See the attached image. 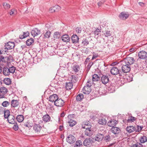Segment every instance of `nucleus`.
Listing matches in <instances>:
<instances>
[{
    "label": "nucleus",
    "mask_w": 147,
    "mask_h": 147,
    "mask_svg": "<svg viewBox=\"0 0 147 147\" xmlns=\"http://www.w3.org/2000/svg\"><path fill=\"white\" fill-rule=\"evenodd\" d=\"M93 143V140L91 138H86L83 142L84 145L86 146H91Z\"/></svg>",
    "instance_id": "obj_10"
},
{
    "label": "nucleus",
    "mask_w": 147,
    "mask_h": 147,
    "mask_svg": "<svg viewBox=\"0 0 147 147\" xmlns=\"http://www.w3.org/2000/svg\"><path fill=\"white\" fill-rule=\"evenodd\" d=\"M18 105L19 102L17 100H13L11 101V106L12 107H15Z\"/></svg>",
    "instance_id": "obj_27"
},
{
    "label": "nucleus",
    "mask_w": 147,
    "mask_h": 147,
    "mask_svg": "<svg viewBox=\"0 0 147 147\" xmlns=\"http://www.w3.org/2000/svg\"><path fill=\"white\" fill-rule=\"evenodd\" d=\"M4 83L6 85H9L11 84V80L9 78H5L4 79Z\"/></svg>",
    "instance_id": "obj_36"
},
{
    "label": "nucleus",
    "mask_w": 147,
    "mask_h": 147,
    "mask_svg": "<svg viewBox=\"0 0 147 147\" xmlns=\"http://www.w3.org/2000/svg\"><path fill=\"white\" fill-rule=\"evenodd\" d=\"M74 115V114L69 115L67 116L68 123H69V125L71 127H73L76 124V122L73 119Z\"/></svg>",
    "instance_id": "obj_3"
},
{
    "label": "nucleus",
    "mask_w": 147,
    "mask_h": 147,
    "mask_svg": "<svg viewBox=\"0 0 147 147\" xmlns=\"http://www.w3.org/2000/svg\"><path fill=\"white\" fill-rule=\"evenodd\" d=\"M109 136H107L105 138V139L106 140V142H107L108 141H109Z\"/></svg>",
    "instance_id": "obj_62"
},
{
    "label": "nucleus",
    "mask_w": 147,
    "mask_h": 147,
    "mask_svg": "<svg viewBox=\"0 0 147 147\" xmlns=\"http://www.w3.org/2000/svg\"><path fill=\"white\" fill-rule=\"evenodd\" d=\"M136 120V118L133 117L131 116L129 119L127 120L128 122H132Z\"/></svg>",
    "instance_id": "obj_47"
},
{
    "label": "nucleus",
    "mask_w": 147,
    "mask_h": 147,
    "mask_svg": "<svg viewBox=\"0 0 147 147\" xmlns=\"http://www.w3.org/2000/svg\"><path fill=\"white\" fill-rule=\"evenodd\" d=\"M117 121L114 119H111L107 123V125L108 126L112 127H114L117 123Z\"/></svg>",
    "instance_id": "obj_16"
},
{
    "label": "nucleus",
    "mask_w": 147,
    "mask_h": 147,
    "mask_svg": "<svg viewBox=\"0 0 147 147\" xmlns=\"http://www.w3.org/2000/svg\"><path fill=\"white\" fill-rule=\"evenodd\" d=\"M111 131L114 134H117L120 132V129L118 127H114L111 128Z\"/></svg>",
    "instance_id": "obj_25"
},
{
    "label": "nucleus",
    "mask_w": 147,
    "mask_h": 147,
    "mask_svg": "<svg viewBox=\"0 0 147 147\" xmlns=\"http://www.w3.org/2000/svg\"><path fill=\"white\" fill-rule=\"evenodd\" d=\"M135 61V59L132 57H127L124 60V61L125 63L129 64L130 66H131V65L134 64Z\"/></svg>",
    "instance_id": "obj_8"
},
{
    "label": "nucleus",
    "mask_w": 147,
    "mask_h": 147,
    "mask_svg": "<svg viewBox=\"0 0 147 147\" xmlns=\"http://www.w3.org/2000/svg\"><path fill=\"white\" fill-rule=\"evenodd\" d=\"M51 32L50 31H47L44 34V36L46 38H49L50 37Z\"/></svg>",
    "instance_id": "obj_45"
},
{
    "label": "nucleus",
    "mask_w": 147,
    "mask_h": 147,
    "mask_svg": "<svg viewBox=\"0 0 147 147\" xmlns=\"http://www.w3.org/2000/svg\"><path fill=\"white\" fill-rule=\"evenodd\" d=\"M8 13L10 16H15L17 14V11L14 8H13L9 11Z\"/></svg>",
    "instance_id": "obj_34"
},
{
    "label": "nucleus",
    "mask_w": 147,
    "mask_h": 147,
    "mask_svg": "<svg viewBox=\"0 0 147 147\" xmlns=\"http://www.w3.org/2000/svg\"><path fill=\"white\" fill-rule=\"evenodd\" d=\"M73 86L72 82H67L66 83L65 88L67 90L71 89Z\"/></svg>",
    "instance_id": "obj_30"
},
{
    "label": "nucleus",
    "mask_w": 147,
    "mask_h": 147,
    "mask_svg": "<svg viewBox=\"0 0 147 147\" xmlns=\"http://www.w3.org/2000/svg\"><path fill=\"white\" fill-rule=\"evenodd\" d=\"M4 8L6 9H8L10 7V5L6 2H4L3 4Z\"/></svg>",
    "instance_id": "obj_41"
},
{
    "label": "nucleus",
    "mask_w": 147,
    "mask_h": 147,
    "mask_svg": "<svg viewBox=\"0 0 147 147\" xmlns=\"http://www.w3.org/2000/svg\"><path fill=\"white\" fill-rule=\"evenodd\" d=\"M122 70L123 72L127 73L129 72L131 69V67L129 65L125 63H124L121 67Z\"/></svg>",
    "instance_id": "obj_4"
},
{
    "label": "nucleus",
    "mask_w": 147,
    "mask_h": 147,
    "mask_svg": "<svg viewBox=\"0 0 147 147\" xmlns=\"http://www.w3.org/2000/svg\"><path fill=\"white\" fill-rule=\"evenodd\" d=\"M76 31L78 33H81L82 31L81 28L80 27H77L76 29Z\"/></svg>",
    "instance_id": "obj_55"
},
{
    "label": "nucleus",
    "mask_w": 147,
    "mask_h": 147,
    "mask_svg": "<svg viewBox=\"0 0 147 147\" xmlns=\"http://www.w3.org/2000/svg\"><path fill=\"white\" fill-rule=\"evenodd\" d=\"M73 71L75 72H77L79 70L80 67L78 64H74L72 67Z\"/></svg>",
    "instance_id": "obj_33"
},
{
    "label": "nucleus",
    "mask_w": 147,
    "mask_h": 147,
    "mask_svg": "<svg viewBox=\"0 0 147 147\" xmlns=\"http://www.w3.org/2000/svg\"><path fill=\"white\" fill-rule=\"evenodd\" d=\"M82 145V142L80 140H78L76 141L74 147H80Z\"/></svg>",
    "instance_id": "obj_43"
},
{
    "label": "nucleus",
    "mask_w": 147,
    "mask_h": 147,
    "mask_svg": "<svg viewBox=\"0 0 147 147\" xmlns=\"http://www.w3.org/2000/svg\"><path fill=\"white\" fill-rule=\"evenodd\" d=\"M57 95L56 94H54L51 95L49 98V101L51 102H54L56 101V100L58 98Z\"/></svg>",
    "instance_id": "obj_18"
},
{
    "label": "nucleus",
    "mask_w": 147,
    "mask_h": 147,
    "mask_svg": "<svg viewBox=\"0 0 147 147\" xmlns=\"http://www.w3.org/2000/svg\"><path fill=\"white\" fill-rule=\"evenodd\" d=\"M92 84V82L91 81L88 80L86 85L82 89L83 92L85 94H89L91 91V86Z\"/></svg>",
    "instance_id": "obj_1"
},
{
    "label": "nucleus",
    "mask_w": 147,
    "mask_h": 147,
    "mask_svg": "<svg viewBox=\"0 0 147 147\" xmlns=\"http://www.w3.org/2000/svg\"><path fill=\"white\" fill-rule=\"evenodd\" d=\"M8 122L11 124H14L15 123V117L13 115H11L7 118Z\"/></svg>",
    "instance_id": "obj_22"
},
{
    "label": "nucleus",
    "mask_w": 147,
    "mask_h": 147,
    "mask_svg": "<svg viewBox=\"0 0 147 147\" xmlns=\"http://www.w3.org/2000/svg\"><path fill=\"white\" fill-rule=\"evenodd\" d=\"M85 134L88 136H90L93 134V130L91 127L86 129L85 131Z\"/></svg>",
    "instance_id": "obj_20"
},
{
    "label": "nucleus",
    "mask_w": 147,
    "mask_h": 147,
    "mask_svg": "<svg viewBox=\"0 0 147 147\" xmlns=\"http://www.w3.org/2000/svg\"><path fill=\"white\" fill-rule=\"evenodd\" d=\"M8 92L7 89L4 87H1L0 88V98L5 97L4 95Z\"/></svg>",
    "instance_id": "obj_7"
},
{
    "label": "nucleus",
    "mask_w": 147,
    "mask_h": 147,
    "mask_svg": "<svg viewBox=\"0 0 147 147\" xmlns=\"http://www.w3.org/2000/svg\"><path fill=\"white\" fill-rule=\"evenodd\" d=\"M61 39L62 40L65 42H68L70 40V38L67 34L63 35L61 37Z\"/></svg>",
    "instance_id": "obj_28"
},
{
    "label": "nucleus",
    "mask_w": 147,
    "mask_h": 147,
    "mask_svg": "<svg viewBox=\"0 0 147 147\" xmlns=\"http://www.w3.org/2000/svg\"><path fill=\"white\" fill-rule=\"evenodd\" d=\"M11 115H10V112L8 110H7L4 112V116L5 118H7L9 117Z\"/></svg>",
    "instance_id": "obj_40"
},
{
    "label": "nucleus",
    "mask_w": 147,
    "mask_h": 147,
    "mask_svg": "<svg viewBox=\"0 0 147 147\" xmlns=\"http://www.w3.org/2000/svg\"><path fill=\"white\" fill-rule=\"evenodd\" d=\"M63 126L61 125L59 126V129L60 131H62L63 129Z\"/></svg>",
    "instance_id": "obj_64"
},
{
    "label": "nucleus",
    "mask_w": 147,
    "mask_h": 147,
    "mask_svg": "<svg viewBox=\"0 0 147 147\" xmlns=\"http://www.w3.org/2000/svg\"><path fill=\"white\" fill-rule=\"evenodd\" d=\"M100 79V78L99 77V76L96 74H94L92 76V81L90 79V80H89V81H91L92 82V83H93V82H96L98 81Z\"/></svg>",
    "instance_id": "obj_32"
},
{
    "label": "nucleus",
    "mask_w": 147,
    "mask_h": 147,
    "mask_svg": "<svg viewBox=\"0 0 147 147\" xmlns=\"http://www.w3.org/2000/svg\"><path fill=\"white\" fill-rule=\"evenodd\" d=\"M140 141L141 143H144L147 141V138L144 136H141L140 139Z\"/></svg>",
    "instance_id": "obj_37"
},
{
    "label": "nucleus",
    "mask_w": 147,
    "mask_h": 147,
    "mask_svg": "<svg viewBox=\"0 0 147 147\" xmlns=\"http://www.w3.org/2000/svg\"><path fill=\"white\" fill-rule=\"evenodd\" d=\"M136 129L135 127L133 126H127L126 129V130L129 133H131L134 131Z\"/></svg>",
    "instance_id": "obj_24"
},
{
    "label": "nucleus",
    "mask_w": 147,
    "mask_h": 147,
    "mask_svg": "<svg viewBox=\"0 0 147 147\" xmlns=\"http://www.w3.org/2000/svg\"><path fill=\"white\" fill-rule=\"evenodd\" d=\"M104 34L106 37H108L111 36V34L110 31H106L104 33Z\"/></svg>",
    "instance_id": "obj_50"
},
{
    "label": "nucleus",
    "mask_w": 147,
    "mask_h": 147,
    "mask_svg": "<svg viewBox=\"0 0 147 147\" xmlns=\"http://www.w3.org/2000/svg\"><path fill=\"white\" fill-rule=\"evenodd\" d=\"M90 59V58H87L84 62V64H86L88 63V62L89 61Z\"/></svg>",
    "instance_id": "obj_61"
},
{
    "label": "nucleus",
    "mask_w": 147,
    "mask_h": 147,
    "mask_svg": "<svg viewBox=\"0 0 147 147\" xmlns=\"http://www.w3.org/2000/svg\"><path fill=\"white\" fill-rule=\"evenodd\" d=\"M40 30L37 28H34L33 30H32L31 34L32 36L34 37L37 36L40 34Z\"/></svg>",
    "instance_id": "obj_12"
},
{
    "label": "nucleus",
    "mask_w": 147,
    "mask_h": 147,
    "mask_svg": "<svg viewBox=\"0 0 147 147\" xmlns=\"http://www.w3.org/2000/svg\"><path fill=\"white\" fill-rule=\"evenodd\" d=\"M137 130L138 132L140 131L143 128V126H139L138 125L137 126Z\"/></svg>",
    "instance_id": "obj_58"
},
{
    "label": "nucleus",
    "mask_w": 147,
    "mask_h": 147,
    "mask_svg": "<svg viewBox=\"0 0 147 147\" xmlns=\"http://www.w3.org/2000/svg\"><path fill=\"white\" fill-rule=\"evenodd\" d=\"M65 101L61 98L57 99L56 101L55 102L54 105L57 107H62L64 105Z\"/></svg>",
    "instance_id": "obj_6"
},
{
    "label": "nucleus",
    "mask_w": 147,
    "mask_h": 147,
    "mask_svg": "<svg viewBox=\"0 0 147 147\" xmlns=\"http://www.w3.org/2000/svg\"><path fill=\"white\" fill-rule=\"evenodd\" d=\"M61 33L56 32L54 33V38L55 39H58L59 38Z\"/></svg>",
    "instance_id": "obj_44"
},
{
    "label": "nucleus",
    "mask_w": 147,
    "mask_h": 147,
    "mask_svg": "<svg viewBox=\"0 0 147 147\" xmlns=\"http://www.w3.org/2000/svg\"><path fill=\"white\" fill-rule=\"evenodd\" d=\"M135 49V48H132L129 49V51L130 52H132Z\"/></svg>",
    "instance_id": "obj_63"
},
{
    "label": "nucleus",
    "mask_w": 147,
    "mask_h": 147,
    "mask_svg": "<svg viewBox=\"0 0 147 147\" xmlns=\"http://www.w3.org/2000/svg\"><path fill=\"white\" fill-rule=\"evenodd\" d=\"M82 128L84 129H86L92 127L90 122L88 121H84L82 123Z\"/></svg>",
    "instance_id": "obj_17"
},
{
    "label": "nucleus",
    "mask_w": 147,
    "mask_h": 147,
    "mask_svg": "<svg viewBox=\"0 0 147 147\" xmlns=\"http://www.w3.org/2000/svg\"><path fill=\"white\" fill-rule=\"evenodd\" d=\"M128 16L129 15L124 12H121L119 16L120 18L123 20H126L128 18Z\"/></svg>",
    "instance_id": "obj_19"
},
{
    "label": "nucleus",
    "mask_w": 147,
    "mask_h": 147,
    "mask_svg": "<svg viewBox=\"0 0 147 147\" xmlns=\"http://www.w3.org/2000/svg\"><path fill=\"white\" fill-rule=\"evenodd\" d=\"M42 120L45 122H49L51 120V117L48 114L43 116L42 118Z\"/></svg>",
    "instance_id": "obj_23"
},
{
    "label": "nucleus",
    "mask_w": 147,
    "mask_h": 147,
    "mask_svg": "<svg viewBox=\"0 0 147 147\" xmlns=\"http://www.w3.org/2000/svg\"><path fill=\"white\" fill-rule=\"evenodd\" d=\"M29 33L28 32H24L23 34V37L20 36V38L21 39H23L24 38H25L26 37H27L29 35Z\"/></svg>",
    "instance_id": "obj_49"
},
{
    "label": "nucleus",
    "mask_w": 147,
    "mask_h": 147,
    "mask_svg": "<svg viewBox=\"0 0 147 147\" xmlns=\"http://www.w3.org/2000/svg\"><path fill=\"white\" fill-rule=\"evenodd\" d=\"M24 126L28 128H30L32 126V124L30 123L29 121H28L24 124Z\"/></svg>",
    "instance_id": "obj_42"
},
{
    "label": "nucleus",
    "mask_w": 147,
    "mask_h": 147,
    "mask_svg": "<svg viewBox=\"0 0 147 147\" xmlns=\"http://www.w3.org/2000/svg\"><path fill=\"white\" fill-rule=\"evenodd\" d=\"M98 123L101 125H105L107 123V120L105 118H102L98 120Z\"/></svg>",
    "instance_id": "obj_26"
},
{
    "label": "nucleus",
    "mask_w": 147,
    "mask_h": 147,
    "mask_svg": "<svg viewBox=\"0 0 147 147\" xmlns=\"http://www.w3.org/2000/svg\"><path fill=\"white\" fill-rule=\"evenodd\" d=\"M26 46L25 45H23L21 47L20 49L24 51H26Z\"/></svg>",
    "instance_id": "obj_57"
},
{
    "label": "nucleus",
    "mask_w": 147,
    "mask_h": 147,
    "mask_svg": "<svg viewBox=\"0 0 147 147\" xmlns=\"http://www.w3.org/2000/svg\"><path fill=\"white\" fill-rule=\"evenodd\" d=\"M142 145L140 143H137L136 144L133 145L131 147H142Z\"/></svg>",
    "instance_id": "obj_48"
},
{
    "label": "nucleus",
    "mask_w": 147,
    "mask_h": 147,
    "mask_svg": "<svg viewBox=\"0 0 147 147\" xmlns=\"http://www.w3.org/2000/svg\"><path fill=\"white\" fill-rule=\"evenodd\" d=\"M78 80V78L74 76H72V80L71 81L74 82H76Z\"/></svg>",
    "instance_id": "obj_53"
},
{
    "label": "nucleus",
    "mask_w": 147,
    "mask_h": 147,
    "mask_svg": "<svg viewBox=\"0 0 147 147\" xmlns=\"http://www.w3.org/2000/svg\"><path fill=\"white\" fill-rule=\"evenodd\" d=\"M139 58L142 59H145L147 58V52L145 51H142L138 53Z\"/></svg>",
    "instance_id": "obj_5"
},
{
    "label": "nucleus",
    "mask_w": 147,
    "mask_h": 147,
    "mask_svg": "<svg viewBox=\"0 0 147 147\" xmlns=\"http://www.w3.org/2000/svg\"><path fill=\"white\" fill-rule=\"evenodd\" d=\"M84 98V95L80 93L77 96L76 99L78 101H81Z\"/></svg>",
    "instance_id": "obj_39"
},
{
    "label": "nucleus",
    "mask_w": 147,
    "mask_h": 147,
    "mask_svg": "<svg viewBox=\"0 0 147 147\" xmlns=\"http://www.w3.org/2000/svg\"><path fill=\"white\" fill-rule=\"evenodd\" d=\"M54 8L55 9V11H57L61 9V7L58 5H57L53 6Z\"/></svg>",
    "instance_id": "obj_52"
},
{
    "label": "nucleus",
    "mask_w": 147,
    "mask_h": 147,
    "mask_svg": "<svg viewBox=\"0 0 147 147\" xmlns=\"http://www.w3.org/2000/svg\"><path fill=\"white\" fill-rule=\"evenodd\" d=\"M101 32V29L97 28L96 29L95 31H92L91 34H94L95 36H97V37H98V35Z\"/></svg>",
    "instance_id": "obj_31"
},
{
    "label": "nucleus",
    "mask_w": 147,
    "mask_h": 147,
    "mask_svg": "<svg viewBox=\"0 0 147 147\" xmlns=\"http://www.w3.org/2000/svg\"><path fill=\"white\" fill-rule=\"evenodd\" d=\"M109 79L108 76L107 75H102L101 77V81L104 84H106L109 81Z\"/></svg>",
    "instance_id": "obj_14"
},
{
    "label": "nucleus",
    "mask_w": 147,
    "mask_h": 147,
    "mask_svg": "<svg viewBox=\"0 0 147 147\" xmlns=\"http://www.w3.org/2000/svg\"><path fill=\"white\" fill-rule=\"evenodd\" d=\"M16 119L18 121L21 122L23 121L24 117L22 115H18L17 116Z\"/></svg>",
    "instance_id": "obj_35"
},
{
    "label": "nucleus",
    "mask_w": 147,
    "mask_h": 147,
    "mask_svg": "<svg viewBox=\"0 0 147 147\" xmlns=\"http://www.w3.org/2000/svg\"><path fill=\"white\" fill-rule=\"evenodd\" d=\"M55 9L53 7H52L50 8L49 9V11L51 13H53L55 11Z\"/></svg>",
    "instance_id": "obj_59"
},
{
    "label": "nucleus",
    "mask_w": 147,
    "mask_h": 147,
    "mask_svg": "<svg viewBox=\"0 0 147 147\" xmlns=\"http://www.w3.org/2000/svg\"><path fill=\"white\" fill-rule=\"evenodd\" d=\"M98 54H96L95 55H93L92 59V60H93L94 59L97 58L98 57Z\"/></svg>",
    "instance_id": "obj_60"
},
{
    "label": "nucleus",
    "mask_w": 147,
    "mask_h": 147,
    "mask_svg": "<svg viewBox=\"0 0 147 147\" xmlns=\"http://www.w3.org/2000/svg\"><path fill=\"white\" fill-rule=\"evenodd\" d=\"M111 73L113 75H116L119 74V76H121L118 69L115 67H112L111 70Z\"/></svg>",
    "instance_id": "obj_11"
},
{
    "label": "nucleus",
    "mask_w": 147,
    "mask_h": 147,
    "mask_svg": "<svg viewBox=\"0 0 147 147\" xmlns=\"http://www.w3.org/2000/svg\"><path fill=\"white\" fill-rule=\"evenodd\" d=\"M71 39L73 43H76L78 42L79 38L76 35H73L71 36Z\"/></svg>",
    "instance_id": "obj_29"
},
{
    "label": "nucleus",
    "mask_w": 147,
    "mask_h": 147,
    "mask_svg": "<svg viewBox=\"0 0 147 147\" xmlns=\"http://www.w3.org/2000/svg\"><path fill=\"white\" fill-rule=\"evenodd\" d=\"M34 41L32 38L28 39L26 42V44L27 46H30L33 43Z\"/></svg>",
    "instance_id": "obj_38"
},
{
    "label": "nucleus",
    "mask_w": 147,
    "mask_h": 147,
    "mask_svg": "<svg viewBox=\"0 0 147 147\" xmlns=\"http://www.w3.org/2000/svg\"><path fill=\"white\" fill-rule=\"evenodd\" d=\"M3 69V74L6 76H9L10 73H14L16 69V68L13 66H12L9 68L4 67Z\"/></svg>",
    "instance_id": "obj_2"
},
{
    "label": "nucleus",
    "mask_w": 147,
    "mask_h": 147,
    "mask_svg": "<svg viewBox=\"0 0 147 147\" xmlns=\"http://www.w3.org/2000/svg\"><path fill=\"white\" fill-rule=\"evenodd\" d=\"M42 129V127L39 124H35L33 126V129L36 133H40Z\"/></svg>",
    "instance_id": "obj_15"
},
{
    "label": "nucleus",
    "mask_w": 147,
    "mask_h": 147,
    "mask_svg": "<svg viewBox=\"0 0 147 147\" xmlns=\"http://www.w3.org/2000/svg\"><path fill=\"white\" fill-rule=\"evenodd\" d=\"M10 105V103L7 101H4L2 103V105L4 107H6L9 106Z\"/></svg>",
    "instance_id": "obj_46"
},
{
    "label": "nucleus",
    "mask_w": 147,
    "mask_h": 147,
    "mask_svg": "<svg viewBox=\"0 0 147 147\" xmlns=\"http://www.w3.org/2000/svg\"><path fill=\"white\" fill-rule=\"evenodd\" d=\"M67 142L70 144L74 143L76 140V139L74 136L69 135L66 138Z\"/></svg>",
    "instance_id": "obj_9"
},
{
    "label": "nucleus",
    "mask_w": 147,
    "mask_h": 147,
    "mask_svg": "<svg viewBox=\"0 0 147 147\" xmlns=\"http://www.w3.org/2000/svg\"><path fill=\"white\" fill-rule=\"evenodd\" d=\"M13 128V129H14L16 131V130H18V126L16 123V124H15L14 125Z\"/></svg>",
    "instance_id": "obj_54"
},
{
    "label": "nucleus",
    "mask_w": 147,
    "mask_h": 147,
    "mask_svg": "<svg viewBox=\"0 0 147 147\" xmlns=\"http://www.w3.org/2000/svg\"><path fill=\"white\" fill-rule=\"evenodd\" d=\"M93 64V63L92 62H90L88 65L87 66V68L88 69H89L92 65Z\"/></svg>",
    "instance_id": "obj_56"
},
{
    "label": "nucleus",
    "mask_w": 147,
    "mask_h": 147,
    "mask_svg": "<svg viewBox=\"0 0 147 147\" xmlns=\"http://www.w3.org/2000/svg\"><path fill=\"white\" fill-rule=\"evenodd\" d=\"M15 46L13 42H9L6 43L5 45V48L7 49H13Z\"/></svg>",
    "instance_id": "obj_13"
},
{
    "label": "nucleus",
    "mask_w": 147,
    "mask_h": 147,
    "mask_svg": "<svg viewBox=\"0 0 147 147\" xmlns=\"http://www.w3.org/2000/svg\"><path fill=\"white\" fill-rule=\"evenodd\" d=\"M54 29V27L51 24L48 23L45 25V29L46 30H48L49 31H52Z\"/></svg>",
    "instance_id": "obj_21"
},
{
    "label": "nucleus",
    "mask_w": 147,
    "mask_h": 147,
    "mask_svg": "<svg viewBox=\"0 0 147 147\" xmlns=\"http://www.w3.org/2000/svg\"><path fill=\"white\" fill-rule=\"evenodd\" d=\"M89 43V42L88 40L86 39H84L82 40V44L86 46Z\"/></svg>",
    "instance_id": "obj_51"
}]
</instances>
